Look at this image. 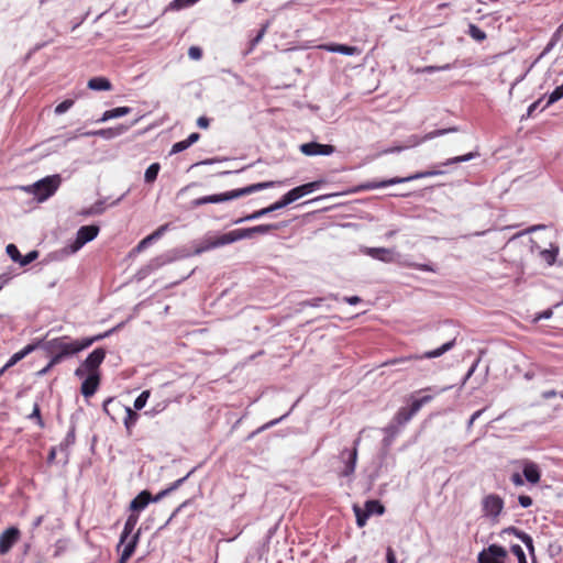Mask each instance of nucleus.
Returning a JSON list of instances; mask_svg holds the SVG:
<instances>
[{
  "label": "nucleus",
  "mask_w": 563,
  "mask_h": 563,
  "mask_svg": "<svg viewBox=\"0 0 563 563\" xmlns=\"http://www.w3.org/2000/svg\"><path fill=\"white\" fill-rule=\"evenodd\" d=\"M484 410H485V409L477 410V411H475V412L471 416V418H470V420H468V424H467V427H468V428H471V427L473 426V423L476 421V419H478V418L482 416V413L484 412Z\"/></svg>",
  "instance_id": "nucleus-53"
},
{
  "label": "nucleus",
  "mask_w": 563,
  "mask_h": 563,
  "mask_svg": "<svg viewBox=\"0 0 563 563\" xmlns=\"http://www.w3.org/2000/svg\"><path fill=\"white\" fill-rule=\"evenodd\" d=\"M73 106H74V100L66 99V100L62 101L59 104H57L54 111L56 114H63L66 111H68Z\"/></svg>",
  "instance_id": "nucleus-39"
},
{
  "label": "nucleus",
  "mask_w": 563,
  "mask_h": 563,
  "mask_svg": "<svg viewBox=\"0 0 563 563\" xmlns=\"http://www.w3.org/2000/svg\"><path fill=\"white\" fill-rule=\"evenodd\" d=\"M40 345V343H36V344H29L26 346H24L21 351L14 353L11 358L9 360V362L2 367V369L0 371V375L7 369L9 368L10 366H13L14 364H16L19 361H21L22 358H24L26 355H29L31 352H33L37 346Z\"/></svg>",
  "instance_id": "nucleus-22"
},
{
  "label": "nucleus",
  "mask_w": 563,
  "mask_h": 563,
  "mask_svg": "<svg viewBox=\"0 0 563 563\" xmlns=\"http://www.w3.org/2000/svg\"><path fill=\"white\" fill-rule=\"evenodd\" d=\"M30 419H35L37 426L40 428H44L45 427V423L42 419V416H41V410H40V406L38 404H35L34 407H33V410H32V413L29 416Z\"/></svg>",
  "instance_id": "nucleus-38"
},
{
  "label": "nucleus",
  "mask_w": 563,
  "mask_h": 563,
  "mask_svg": "<svg viewBox=\"0 0 563 563\" xmlns=\"http://www.w3.org/2000/svg\"><path fill=\"white\" fill-rule=\"evenodd\" d=\"M111 331L80 340H71L67 335L55 338L43 343L38 342L42 349L51 356V365H57L63 360L89 347L95 342L109 335Z\"/></svg>",
  "instance_id": "nucleus-1"
},
{
  "label": "nucleus",
  "mask_w": 563,
  "mask_h": 563,
  "mask_svg": "<svg viewBox=\"0 0 563 563\" xmlns=\"http://www.w3.org/2000/svg\"><path fill=\"white\" fill-rule=\"evenodd\" d=\"M210 124V120L206 117H200L197 120V125L201 129H207Z\"/></svg>",
  "instance_id": "nucleus-54"
},
{
  "label": "nucleus",
  "mask_w": 563,
  "mask_h": 563,
  "mask_svg": "<svg viewBox=\"0 0 563 563\" xmlns=\"http://www.w3.org/2000/svg\"><path fill=\"white\" fill-rule=\"evenodd\" d=\"M131 111L132 110L130 107H118V108H114L111 110H107L102 114V117L98 120V122H104V121H108L111 119L120 118V117L131 113Z\"/></svg>",
  "instance_id": "nucleus-26"
},
{
  "label": "nucleus",
  "mask_w": 563,
  "mask_h": 563,
  "mask_svg": "<svg viewBox=\"0 0 563 563\" xmlns=\"http://www.w3.org/2000/svg\"><path fill=\"white\" fill-rule=\"evenodd\" d=\"M523 476L531 484L539 483L541 478V472L539 466L533 462H525Z\"/></svg>",
  "instance_id": "nucleus-21"
},
{
  "label": "nucleus",
  "mask_w": 563,
  "mask_h": 563,
  "mask_svg": "<svg viewBox=\"0 0 563 563\" xmlns=\"http://www.w3.org/2000/svg\"><path fill=\"white\" fill-rule=\"evenodd\" d=\"M150 395H151V391H150V390H144V391H142V393L137 396V398L134 400V408H135L136 410H141V409H143V408L145 407V405H146V401H147V399H148Z\"/></svg>",
  "instance_id": "nucleus-34"
},
{
  "label": "nucleus",
  "mask_w": 563,
  "mask_h": 563,
  "mask_svg": "<svg viewBox=\"0 0 563 563\" xmlns=\"http://www.w3.org/2000/svg\"><path fill=\"white\" fill-rule=\"evenodd\" d=\"M87 86L89 89L97 90V91H100V90L109 91L112 89L111 81L106 77H93L88 80Z\"/></svg>",
  "instance_id": "nucleus-25"
},
{
  "label": "nucleus",
  "mask_w": 563,
  "mask_h": 563,
  "mask_svg": "<svg viewBox=\"0 0 563 563\" xmlns=\"http://www.w3.org/2000/svg\"><path fill=\"white\" fill-rule=\"evenodd\" d=\"M20 531L15 527L8 528L0 536V553H8L14 543L19 540Z\"/></svg>",
  "instance_id": "nucleus-17"
},
{
  "label": "nucleus",
  "mask_w": 563,
  "mask_h": 563,
  "mask_svg": "<svg viewBox=\"0 0 563 563\" xmlns=\"http://www.w3.org/2000/svg\"><path fill=\"white\" fill-rule=\"evenodd\" d=\"M353 511L355 514L357 527L363 528L372 515H384L385 507L379 500L373 499L365 501L364 509L358 505H354Z\"/></svg>",
  "instance_id": "nucleus-10"
},
{
  "label": "nucleus",
  "mask_w": 563,
  "mask_h": 563,
  "mask_svg": "<svg viewBox=\"0 0 563 563\" xmlns=\"http://www.w3.org/2000/svg\"><path fill=\"white\" fill-rule=\"evenodd\" d=\"M482 507L484 516L496 521L504 509V500L496 494H489L483 498Z\"/></svg>",
  "instance_id": "nucleus-14"
},
{
  "label": "nucleus",
  "mask_w": 563,
  "mask_h": 563,
  "mask_svg": "<svg viewBox=\"0 0 563 563\" xmlns=\"http://www.w3.org/2000/svg\"><path fill=\"white\" fill-rule=\"evenodd\" d=\"M198 0H174L169 3L170 10H180L195 4Z\"/></svg>",
  "instance_id": "nucleus-35"
},
{
  "label": "nucleus",
  "mask_w": 563,
  "mask_h": 563,
  "mask_svg": "<svg viewBox=\"0 0 563 563\" xmlns=\"http://www.w3.org/2000/svg\"><path fill=\"white\" fill-rule=\"evenodd\" d=\"M322 48H324L328 52L340 53L343 55H355L360 53L357 47L344 44H327L323 45Z\"/></svg>",
  "instance_id": "nucleus-23"
},
{
  "label": "nucleus",
  "mask_w": 563,
  "mask_h": 563,
  "mask_svg": "<svg viewBox=\"0 0 563 563\" xmlns=\"http://www.w3.org/2000/svg\"><path fill=\"white\" fill-rule=\"evenodd\" d=\"M99 233V227L98 225H82L78 232L76 240L73 244V250L77 251L80 247H82L86 243L92 241Z\"/></svg>",
  "instance_id": "nucleus-16"
},
{
  "label": "nucleus",
  "mask_w": 563,
  "mask_h": 563,
  "mask_svg": "<svg viewBox=\"0 0 563 563\" xmlns=\"http://www.w3.org/2000/svg\"><path fill=\"white\" fill-rule=\"evenodd\" d=\"M56 457V448H52L49 453H48V462H53Z\"/></svg>",
  "instance_id": "nucleus-64"
},
{
  "label": "nucleus",
  "mask_w": 563,
  "mask_h": 563,
  "mask_svg": "<svg viewBox=\"0 0 563 563\" xmlns=\"http://www.w3.org/2000/svg\"><path fill=\"white\" fill-rule=\"evenodd\" d=\"M126 129L128 128L120 125L118 128L101 129V130L91 132L90 134L102 136L104 139H112V137H115V136L122 134L123 132H125Z\"/></svg>",
  "instance_id": "nucleus-28"
},
{
  "label": "nucleus",
  "mask_w": 563,
  "mask_h": 563,
  "mask_svg": "<svg viewBox=\"0 0 563 563\" xmlns=\"http://www.w3.org/2000/svg\"><path fill=\"white\" fill-rule=\"evenodd\" d=\"M520 540L526 544L529 553L533 556L534 555V545H533L532 538L528 533H525V534L520 536Z\"/></svg>",
  "instance_id": "nucleus-44"
},
{
  "label": "nucleus",
  "mask_w": 563,
  "mask_h": 563,
  "mask_svg": "<svg viewBox=\"0 0 563 563\" xmlns=\"http://www.w3.org/2000/svg\"><path fill=\"white\" fill-rule=\"evenodd\" d=\"M507 550L499 544H490L478 553L477 563H506Z\"/></svg>",
  "instance_id": "nucleus-12"
},
{
  "label": "nucleus",
  "mask_w": 563,
  "mask_h": 563,
  "mask_svg": "<svg viewBox=\"0 0 563 563\" xmlns=\"http://www.w3.org/2000/svg\"><path fill=\"white\" fill-rule=\"evenodd\" d=\"M541 255L543 260L549 264L552 265L555 262L556 255H558V249L555 250H544L541 252Z\"/></svg>",
  "instance_id": "nucleus-41"
},
{
  "label": "nucleus",
  "mask_w": 563,
  "mask_h": 563,
  "mask_svg": "<svg viewBox=\"0 0 563 563\" xmlns=\"http://www.w3.org/2000/svg\"><path fill=\"white\" fill-rule=\"evenodd\" d=\"M188 56L194 60H199L202 57V49L198 46H190Z\"/></svg>",
  "instance_id": "nucleus-45"
},
{
  "label": "nucleus",
  "mask_w": 563,
  "mask_h": 563,
  "mask_svg": "<svg viewBox=\"0 0 563 563\" xmlns=\"http://www.w3.org/2000/svg\"><path fill=\"white\" fill-rule=\"evenodd\" d=\"M280 184H282V181H272V180L271 181H263V183L252 184V185L246 186L244 188L234 189V190L227 191V192H223V194L200 197V198L194 199L190 203H191V207L197 208V207H200V206L206 205V203L224 202V201L236 199V198H240V197H243V196H246V195H251V194L256 192L258 190L272 188V187H274L276 185H280Z\"/></svg>",
  "instance_id": "nucleus-3"
},
{
  "label": "nucleus",
  "mask_w": 563,
  "mask_h": 563,
  "mask_svg": "<svg viewBox=\"0 0 563 563\" xmlns=\"http://www.w3.org/2000/svg\"><path fill=\"white\" fill-rule=\"evenodd\" d=\"M59 176H47L33 185L23 187L27 194L34 195L38 201H44L57 190Z\"/></svg>",
  "instance_id": "nucleus-5"
},
{
  "label": "nucleus",
  "mask_w": 563,
  "mask_h": 563,
  "mask_svg": "<svg viewBox=\"0 0 563 563\" xmlns=\"http://www.w3.org/2000/svg\"><path fill=\"white\" fill-rule=\"evenodd\" d=\"M468 34L478 42H483L487 37L486 33L475 24H470Z\"/></svg>",
  "instance_id": "nucleus-32"
},
{
  "label": "nucleus",
  "mask_w": 563,
  "mask_h": 563,
  "mask_svg": "<svg viewBox=\"0 0 563 563\" xmlns=\"http://www.w3.org/2000/svg\"><path fill=\"white\" fill-rule=\"evenodd\" d=\"M365 254L385 263L393 262V252L385 247H367Z\"/></svg>",
  "instance_id": "nucleus-20"
},
{
  "label": "nucleus",
  "mask_w": 563,
  "mask_h": 563,
  "mask_svg": "<svg viewBox=\"0 0 563 563\" xmlns=\"http://www.w3.org/2000/svg\"><path fill=\"white\" fill-rule=\"evenodd\" d=\"M454 343H455V341L452 340L450 342L442 344L440 347L432 350V351H428L423 354H410L407 356L395 357V358L386 361L385 363H383L382 366L405 364V363H409L411 361H419L422 358H435V357L443 355L445 352L450 351L454 346Z\"/></svg>",
  "instance_id": "nucleus-8"
},
{
  "label": "nucleus",
  "mask_w": 563,
  "mask_h": 563,
  "mask_svg": "<svg viewBox=\"0 0 563 563\" xmlns=\"http://www.w3.org/2000/svg\"><path fill=\"white\" fill-rule=\"evenodd\" d=\"M186 479V477L184 478H180L178 481H176L170 487L159 492L155 497L152 496V494L148 492V490H142L130 504V510L131 512H134V514H137L141 512L142 510H144L148 504L151 501H158L161 500L164 496H166L167 494H169L172 490H174L175 488H177Z\"/></svg>",
  "instance_id": "nucleus-6"
},
{
  "label": "nucleus",
  "mask_w": 563,
  "mask_h": 563,
  "mask_svg": "<svg viewBox=\"0 0 563 563\" xmlns=\"http://www.w3.org/2000/svg\"><path fill=\"white\" fill-rule=\"evenodd\" d=\"M563 98V84L558 86L549 96L545 107L553 104L554 102Z\"/></svg>",
  "instance_id": "nucleus-33"
},
{
  "label": "nucleus",
  "mask_w": 563,
  "mask_h": 563,
  "mask_svg": "<svg viewBox=\"0 0 563 563\" xmlns=\"http://www.w3.org/2000/svg\"><path fill=\"white\" fill-rule=\"evenodd\" d=\"M264 34H265V27H263V29L258 32V34H257V35L252 40V45H253V46H254V45H256V44L262 40V37L264 36Z\"/></svg>",
  "instance_id": "nucleus-60"
},
{
  "label": "nucleus",
  "mask_w": 563,
  "mask_h": 563,
  "mask_svg": "<svg viewBox=\"0 0 563 563\" xmlns=\"http://www.w3.org/2000/svg\"><path fill=\"white\" fill-rule=\"evenodd\" d=\"M417 410H413V405L411 404L409 407H401L395 415V421L398 424H405L411 420V418L417 413Z\"/></svg>",
  "instance_id": "nucleus-24"
},
{
  "label": "nucleus",
  "mask_w": 563,
  "mask_h": 563,
  "mask_svg": "<svg viewBox=\"0 0 563 563\" xmlns=\"http://www.w3.org/2000/svg\"><path fill=\"white\" fill-rule=\"evenodd\" d=\"M511 482L516 485V486H521L523 485V479L521 477L520 474L518 473H515L511 475Z\"/></svg>",
  "instance_id": "nucleus-55"
},
{
  "label": "nucleus",
  "mask_w": 563,
  "mask_h": 563,
  "mask_svg": "<svg viewBox=\"0 0 563 563\" xmlns=\"http://www.w3.org/2000/svg\"><path fill=\"white\" fill-rule=\"evenodd\" d=\"M87 374H88V376L82 382L81 387H80V391H81L82 396L86 398L91 397L96 394V391L99 388L100 379H101L100 374H91V373H87Z\"/></svg>",
  "instance_id": "nucleus-18"
},
{
  "label": "nucleus",
  "mask_w": 563,
  "mask_h": 563,
  "mask_svg": "<svg viewBox=\"0 0 563 563\" xmlns=\"http://www.w3.org/2000/svg\"><path fill=\"white\" fill-rule=\"evenodd\" d=\"M200 137V134L199 133H191L187 139V143L191 146L194 143H196Z\"/></svg>",
  "instance_id": "nucleus-57"
},
{
  "label": "nucleus",
  "mask_w": 563,
  "mask_h": 563,
  "mask_svg": "<svg viewBox=\"0 0 563 563\" xmlns=\"http://www.w3.org/2000/svg\"><path fill=\"white\" fill-rule=\"evenodd\" d=\"M433 399V395H423L422 397L415 399L411 404L413 405V410L419 411L421 407Z\"/></svg>",
  "instance_id": "nucleus-40"
},
{
  "label": "nucleus",
  "mask_w": 563,
  "mask_h": 563,
  "mask_svg": "<svg viewBox=\"0 0 563 563\" xmlns=\"http://www.w3.org/2000/svg\"><path fill=\"white\" fill-rule=\"evenodd\" d=\"M161 170V165L159 163H153L151 164L147 169L145 170V174H144V180L146 184H153L156 178H157V175Z\"/></svg>",
  "instance_id": "nucleus-31"
},
{
  "label": "nucleus",
  "mask_w": 563,
  "mask_h": 563,
  "mask_svg": "<svg viewBox=\"0 0 563 563\" xmlns=\"http://www.w3.org/2000/svg\"><path fill=\"white\" fill-rule=\"evenodd\" d=\"M552 314H553L552 309H547V310L542 311L541 313H539V314L536 317V319H534V320H536V321H538V320H541V319H549V318H551V317H552Z\"/></svg>",
  "instance_id": "nucleus-52"
},
{
  "label": "nucleus",
  "mask_w": 563,
  "mask_h": 563,
  "mask_svg": "<svg viewBox=\"0 0 563 563\" xmlns=\"http://www.w3.org/2000/svg\"><path fill=\"white\" fill-rule=\"evenodd\" d=\"M106 350L103 347H98L93 350L82 362V364L76 368L75 375L78 377H82L86 373L91 374H100L99 367L106 358Z\"/></svg>",
  "instance_id": "nucleus-9"
},
{
  "label": "nucleus",
  "mask_w": 563,
  "mask_h": 563,
  "mask_svg": "<svg viewBox=\"0 0 563 563\" xmlns=\"http://www.w3.org/2000/svg\"><path fill=\"white\" fill-rule=\"evenodd\" d=\"M563 38V23L555 30V32L552 34L549 43L547 44V46L544 47V49L542 51V53L540 54V57L539 58H542L543 56H545L548 53H550L554 46L558 44V42L560 40Z\"/></svg>",
  "instance_id": "nucleus-27"
},
{
  "label": "nucleus",
  "mask_w": 563,
  "mask_h": 563,
  "mask_svg": "<svg viewBox=\"0 0 563 563\" xmlns=\"http://www.w3.org/2000/svg\"><path fill=\"white\" fill-rule=\"evenodd\" d=\"M510 551L518 559V563H528L525 551L519 544H512Z\"/></svg>",
  "instance_id": "nucleus-36"
},
{
  "label": "nucleus",
  "mask_w": 563,
  "mask_h": 563,
  "mask_svg": "<svg viewBox=\"0 0 563 563\" xmlns=\"http://www.w3.org/2000/svg\"><path fill=\"white\" fill-rule=\"evenodd\" d=\"M287 224L288 223L284 221L279 223L258 224L252 228L232 230L220 236L208 240L207 245L202 250L216 249L242 239H250L253 238L254 234H267L273 231L280 230L287 227Z\"/></svg>",
  "instance_id": "nucleus-2"
},
{
  "label": "nucleus",
  "mask_w": 563,
  "mask_h": 563,
  "mask_svg": "<svg viewBox=\"0 0 563 563\" xmlns=\"http://www.w3.org/2000/svg\"><path fill=\"white\" fill-rule=\"evenodd\" d=\"M322 300H323L322 298H312V299L303 301L302 305L309 306V307H319L321 305Z\"/></svg>",
  "instance_id": "nucleus-51"
},
{
  "label": "nucleus",
  "mask_w": 563,
  "mask_h": 563,
  "mask_svg": "<svg viewBox=\"0 0 563 563\" xmlns=\"http://www.w3.org/2000/svg\"><path fill=\"white\" fill-rule=\"evenodd\" d=\"M300 152L307 156L331 155L335 152V146L331 144H320L317 142L303 143L299 147Z\"/></svg>",
  "instance_id": "nucleus-15"
},
{
  "label": "nucleus",
  "mask_w": 563,
  "mask_h": 563,
  "mask_svg": "<svg viewBox=\"0 0 563 563\" xmlns=\"http://www.w3.org/2000/svg\"><path fill=\"white\" fill-rule=\"evenodd\" d=\"M321 185V181H311L303 184L301 186L295 187L291 190H289L287 194H285L282 199H279V203L282 208H285L289 203L298 200L299 198L314 191L318 189Z\"/></svg>",
  "instance_id": "nucleus-13"
},
{
  "label": "nucleus",
  "mask_w": 563,
  "mask_h": 563,
  "mask_svg": "<svg viewBox=\"0 0 563 563\" xmlns=\"http://www.w3.org/2000/svg\"><path fill=\"white\" fill-rule=\"evenodd\" d=\"M168 229V224H163L157 228L153 233L145 236L143 240L139 242V244L133 249L134 253H141L148 245H151L154 241H157Z\"/></svg>",
  "instance_id": "nucleus-19"
},
{
  "label": "nucleus",
  "mask_w": 563,
  "mask_h": 563,
  "mask_svg": "<svg viewBox=\"0 0 563 563\" xmlns=\"http://www.w3.org/2000/svg\"><path fill=\"white\" fill-rule=\"evenodd\" d=\"M7 253L13 262H15V263L20 262L21 253L14 244H9L7 246Z\"/></svg>",
  "instance_id": "nucleus-43"
},
{
  "label": "nucleus",
  "mask_w": 563,
  "mask_h": 563,
  "mask_svg": "<svg viewBox=\"0 0 563 563\" xmlns=\"http://www.w3.org/2000/svg\"><path fill=\"white\" fill-rule=\"evenodd\" d=\"M386 561L387 563H397L396 555L391 547H388L386 550Z\"/></svg>",
  "instance_id": "nucleus-50"
},
{
  "label": "nucleus",
  "mask_w": 563,
  "mask_h": 563,
  "mask_svg": "<svg viewBox=\"0 0 563 563\" xmlns=\"http://www.w3.org/2000/svg\"><path fill=\"white\" fill-rule=\"evenodd\" d=\"M189 146L190 145L187 143L186 140L177 142L173 145L170 153L172 154L180 153V152L187 150Z\"/></svg>",
  "instance_id": "nucleus-46"
},
{
  "label": "nucleus",
  "mask_w": 563,
  "mask_h": 563,
  "mask_svg": "<svg viewBox=\"0 0 563 563\" xmlns=\"http://www.w3.org/2000/svg\"><path fill=\"white\" fill-rule=\"evenodd\" d=\"M137 420H139V415L134 410H132L130 407H125L124 426H125L129 434L132 432V429L136 424Z\"/></svg>",
  "instance_id": "nucleus-30"
},
{
  "label": "nucleus",
  "mask_w": 563,
  "mask_h": 563,
  "mask_svg": "<svg viewBox=\"0 0 563 563\" xmlns=\"http://www.w3.org/2000/svg\"><path fill=\"white\" fill-rule=\"evenodd\" d=\"M412 266L423 272H433V268L428 264H415Z\"/></svg>",
  "instance_id": "nucleus-59"
},
{
  "label": "nucleus",
  "mask_w": 563,
  "mask_h": 563,
  "mask_svg": "<svg viewBox=\"0 0 563 563\" xmlns=\"http://www.w3.org/2000/svg\"><path fill=\"white\" fill-rule=\"evenodd\" d=\"M279 209H282V206H280L279 201H276L266 208L254 211L252 214L246 216L243 220L258 219V218H262V217H264L273 211L279 210Z\"/></svg>",
  "instance_id": "nucleus-29"
},
{
  "label": "nucleus",
  "mask_w": 563,
  "mask_h": 563,
  "mask_svg": "<svg viewBox=\"0 0 563 563\" xmlns=\"http://www.w3.org/2000/svg\"><path fill=\"white\" fill-rule=\"evenodd\" d=\"M457 131L456 128H450V129H443V130H435L431 133L428 134V137L429 139H432V137H437V136H440V135H443L445 133H449V132H455Z\"/></svg>",
  "instance_id": "nucleus-48"
},
{
  "label": "nucleus",
  "mask_w": 563,
  "mask_h": 563,
  "mask_svg": "<svg viewBox=\"0 0 563 563\" xmlns=\"http://www.w3.org/2000/svg\"><path fill=\"white\" fill-rule=\"evenodd\" d=\"M37 257H38V252L37 251H31V252H29L24 256L21 255L19 264L21 266H26L30 263H32L33 261H35Z\"/></svg>",
  "instance_id": "nucleus-42"
},
{
  "label": "nucleus",
  "mask_w": 563,
  "mask_h": 563,
  "mask_svg": "<svg viewBox=\"0 0 563 563\" xmlns=\"http://www.w3.org/2000/svg\"><path fill=\"white\" fill-rule=\"evenodd\" d=\"M541 103V99L534 101L533 103H531L528 108V115H532V113L538 109V107L540 106Z\"/></svg>",
  "instance_id": "nucleus-58"
},
{
  "label": "nucleus",
  "mask_w": 563,
  "mask_h": 563,
  "mask_svg": "<svg viewBox=\"0 0 563 563\" xmlns=\"http://www.w3.org/2000/svg\"><path fill=\"white\" fill-rule=\"evenodd\" d=\"M54 366L55 365H51V361H49L48 364L38 372V375L47 374L51 371V368H53Z\"/></svg>",
  "instance_id": "nucleus-63"
},
{
  "label": "nucleus",
  "mask_w": 563,
  "mask_h": 563,
  "mask_svg": "<svg viewBox=\"0 0 563 563\" xmlns=\"http://www.w3.org/2000/svg\"><path fill=\"white\" fill-rule=\"evenodd\" d=\"M139 522V515L131 512L124 523L123 531L120 537L119 547L124 544V548L121 552V556L119 563H126L128 560L133 555L135 548L137 545L140 539V530L132 536V538L126 542L128 538L133 532L135 526Z\"/></svg>",
  "instance_id": "nucleus-4"
},
{
  "label": "nucleus",
  "mask_w": 563,
  "mask_h": 563,
  "mask_svg": "<svg viewBox=\"0 0 563 563\" xmlns=\"http://www.w3.org/2000/svg\"><path fill=\"white\" fill-rule=\"evenodd\" d=\"M555 396H556V391L555 390H547V391L542 393V398L543 399H550V398L555 397Z\"/></svg>",
  "instance_id": "nucleus-61"
},
{
  "label": "nucleus",
  "mask_w": 563,
  "mask_h": 563,
  "mask_svg": "<svg viewBox=\"0 0 563 563\" xmlns=\"http://www.w3.org/2000/svg\"><path fill=\"white\" fill-rule=\"evenodd\" d=\"M518 501H519L520 506L523 508H528L532 505V498L527 495H520L518 498Z\"/></svg>",
  "instance_id": "nucleus-49"
},
{
  "label": "nucleus",
  "mask_w": 563,
  "mask_h": 563,
  "mask_svg": "<svg viewBox=\"0 0 563 563\" xmlns=\"http://www.w3.org/2000/svg\"><path fill=\"white\" fill-rule=\"evenodd\" d=\"M440 174H442V172H440V170H427V172L417 173V174L408 176V177H394V178L386 179V180H371V181H367V183L361 185L360 188L362 190H374V189L384 188V187L396 185V184L407 183V181H411L415 179L431 177V176H435V175H440Z\"/></svg>",
  "instance_id": "nucleus-7"
},
{
  "label": "nucleus",
  "mask_w": 563,
  "mask_h": 563,
  "mask_svg": "<svg viewBox=\"0 0 563 563\" xmlns=\"http://www.w3.org/2000/svg\"><path fill=\"white\" fill-rule=\"evenodd\" d=\"M344 301L350 305H357L362 301L358 296L344 297Z\"/></svg>",
  "instance_id": "nucleus-56"
},
{
  "label": "nucleus",
  "mask_w": 563,
  "mask_h": 563,
  "mask_svg": "<svg viewBox=\"0 0 563 563\" xmlns=\"http://www.w3.org/2000/svg\"><path fill=\"white\" fill-rule=\"evenodd\" d=\"M361 440L356 439L352 449H344L340 453V459L343 463V467L340 470L339 475L341 477H350L355 472L357 451Z\"/></svg>",
  "instance_id": "nucleus-11"
},
{
  "label": "nucleus",
  "mask_w": 563,
  "mask_h": 563,
  "mask_svg": "<svg viewBox=\"0 0 563 563\" xmlns=\"http://www.w3.org/2000/svg\"><path fill=\"white\" fill-rule=\"evenodd\" d=\"M475 156H476V153H468V154H465V155L456 156V157L448 159L445 163H443V165L448 166V165H451V164L467 162V161L474 158Z\"/></svg>",
  "instance_id": "nucleus-37"
},
{
  "label": "nucleus",
  "mask_w": 563,
  "mask_h": 563,
  "mask_svg": "<svg viewBox=\"0 0 563 563\" xmlns=\"http://www.w3.org/2000/svg\"><path fill=\"white\" fill-rule=\"evenodd\" d=\"M282 419H283V417H282V418H279V419H275V420H272V421L267 422V423H266V424H264V426H263L258 431H261V430H264V429H267V428H271V427L275 426V424H276V423H278Z\"/></svg>",
  "instance_id": "nucleus-62"
},
{
  "label": "nucleus",
  "mask_w": 563,
  "mask_h": 563,
  "mask_svg": "<svg viewBox=\"0 0 563 563\" xmlns=\"http://www.w3.org/2000/svg\"><path fill=\"white\" fill-rule=\"evenodd\" d=\"M503 534L507 533V534H514L516 536L518 539H520V536L525 534L526 532L525 531H521L519 530L518 528L516 527H508V528H505L501 532Z\"/></svg>",
  "instance_id": "nucleus-47"
}]
</instances>
